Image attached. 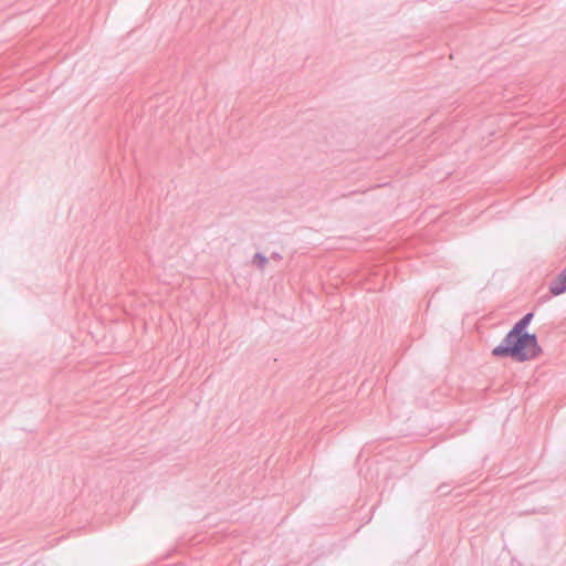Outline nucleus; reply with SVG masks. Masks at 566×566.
<instances>
[{"label": "nucleus", "mask_w": 566, "mask_h": 566, "mask_svg": "<svg viewBox=\"0 0 566 566\" xmlns=\"http://www.w3.org/2000/svg\"><path fill=\"white\" fill-rule=\"evenodd\" d=\"M268 261V258L261 252L255 253L253 256V263L258 265L260 269H263L266 265Z\"/></svg>", "instance_id": "3"}, {"label": "nucleus", "mask_w": 566, "mask_h": 566, "mask_svg": "<svg viewBox=\"0 0 566 566\" xmlns=\"http://www.w3.org/2000/svg\"><path fill=\"white\" fill-rule=\"evenodd\" d=\"M548 289L554 296H558L566 292V266L556 277L551 281Z\"/></svg>", "instance_id": "2"}, {"label": "nucleus", "mask_w": 566, "mask_h": 566, "mask_svg": "<svg viewBox=\"0 0 566 566\" xmlns=\"http://www.w3.org/2000/svg\"><path fill=\"white\" fill-rule=\"evenodd\" d=\"M533 317L534 313L528 312L520 318L492 349V355L497 358L510 357L518 363L536 359L543 350L536 334L527 332Z\"/></svg>", "instance_id": "1"}]
</instances>
